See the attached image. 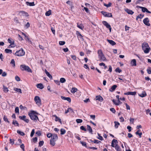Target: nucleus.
Returning a JSON list of instances; mask_svg holds the SVG:
<instances>
[{"mask_svg":"<svg viewBox=\"0 0 151 151\" xmlns=\"http://www.w3.org/2000/svg\"><path fill=\"white\" fill-rule=\"evenodd\" d=\"M142 50L145 53H148L149 52L150 48L147 43H143L142 44Z\"/></svg>","mask_w":151,"mask_h":151,"instance_id":"f257e3e1","label":"nucleus"},{"mask_svg":"<svg viewBox=\"0 0 151 151\" xmlns=\"http://www.w3.org/2000/svg\"><path fill=\"white\" fill-rule=\"evenodd\" d=\"M35 112L33 111H32L30 113H29L28 115L30 119L35 121H36L37 120H39V119L37 116L35 114Z\"/></svg>","mask_w":151,"mask_h":151,"instance_id":"f03ea898","label":"nucleus"},{"mask_svg":"<svg viewBox=\"0 0 151 151\" xmlns=\"http://www.w3.org/2000/svg\"><path fill=\"white\" fill-rule=\"evenodd\" d=\"M98 53L99 58L101 61H104L106 60V59L103 54L101 50H99L98 51Z\"/></svg>","mask_w":151,"mask_h":151,"instance_id":"7ed1b4c3","label":"nucleus"},{"mask_svg":"<svg viewBox=\"0 0 151 151\" xmlns=\"http://www.w3.org/2000/svg\"><path fill=\"white\" fill-rule=\"evenodd\" d=\"M20 68L22 70H25L28 72H32V70L29 67L24 65H21L20 66Z\"/></svg>","mask_w":151,"mask_h":151,"instance_id":"20e7f679","label":"nucleus"},{"mask_svg":"<svg viewBox=\"0 0 151 151\" xmlns=\"http://www.w3.org/2000/svg\"><path fill=\"white\" fill-rule=\"evenodd\" d=\"M14 54L18 56H22L24 55L25 52L21 48L19 50L17 51Z\"/></svg>","mask_w":151,"mask_h":151,"instance_id":"39448f33","label":"nucleus"},{"mask_svg":"<svg viewBox=\"0 0 151 151\" xmlns=\"http://www.w3.org/2000/svg\"><path fill=\"white\" fill-rule=\"evenodd\" d=\"M34 100L36 104L40 106L41 104V100L40 98L38 96H36L35 97Z\"/></svg>","mask_w":151,"mask_h":151,"instance_id":"423d86ee","label":"nucleus"},{"mask_svg":"<svg viewBox=\"0 0 151 151\" xmlns=\"http://www.w3.org/2000/svg\"><path fill=\"white\" fill-rule=\"evenodd\" d=\"M101 13L103 14V15L106 17H112V15L111 13H108L104 11H102Z\"/></svg>","mask_w":151,"mask_h":151,"instance_id":"0eeeda50","label":"nucleus"},{"mask_svg":"<svg viewBox=\"0 0 151 151\" xmlns=\"http://www.w3.org/2000/svg\"><path fill=\"white\" fill-rule=\"evenodd\" d=\"M150 21L148 18H146L143 20V22L146 25L150 26V24L149 23Z\"/></svg>","mask_w":151,"mask_h":151,"instance_id":"6e6552de","label":"nucleus"},{"mask_svg":"<svg viewBox=\"0 0 151 151\" xmlns=\"http://www.w3.org/2000/svg\"><path fill=\"white\" fill-rule=\"evenodd\" d=\"M102 23L104 25L106 26V28L109 29L110 32H111V27L110 25L107 22L105 21H103Z\"/></svg>","mask_w":151,"mask_h":151,"instance_id":"1a4fd4ad","label":"nucleus"},{"mask_svg":"<svg viewBox=\"0 0 151 151\" xmlns=\"http://www.w3.org/2000/svg\"><path fill=\"white\" fill-rule=\"evenodd\" d=\"M26 116L25 115H24L22 116H19V118L23 120L26 122L28 123L29 122V120L28 119L26 118Z\"/></svg>","mask_w":151,"mask_h":151,"instance_id":"9d476101","label":"nucleus"},{"mask_svg":"<svg viewBox=\"0 0 151 151\" xmlns=\"http://www.w3.org/2000/svg\"><path fill=\"white\" fill-rule=\"evenodd\" d=\"M61 98L62 99L64 100H66L69 103L71 102V100L70 98L69 97H65L63 96H61Z\"/></svg>","mask_w":151,"mask_h":151,"instance_id":"9b49d317","label":"nucleus"},{"mask_svg":"<svg viewBox=\"0 0 151 151\" xmlns=\"http://www.w3.org/2000/svg\"><path fill=\"white\" fill-rule=\"evenodd\" d=\"M96 100H98L100 102H102L103 101V99L102 96H96Z\"/></svg>","mask_w":151,"mask_h":151,"instance_id":"f8f14e48","label":"nucleus"},{"mask_svg":"<svg viewBox=\"0 0 151 151\" xmlns=\"http://www.w3.org/2000/svg\"><path fill=\"white\" fill-rule=\"evenodd\" d=\"M8 42L10 44H14V41L12 39V38H9L8 40Z\"/></svg>","mask_w":151,"mask_h":151,"instance_id":"ddd939ff","label":"nucleus"},{"mask_svg":"<svg viewBox=\"0 0 151 151\" xmlns=\"http://www.w3.org/2000/svg\"><path fill=\"white\" fill-rule=\"evenodd\" d=\"M117 87V86L114 85L113 86L109 89V91L111 92H113L114 91L116 88Z\"/></svg>","mask_w":151,"mask_h":151,"instance_id":"4468645a","label":"nucleus"},{"mask_svg":"<svg viewBox=\"0 0 151 151\" xmlns=\"http://www.w3.org/2000/svg\"><path fill=\"white\" fill-rule=\"evenodd\" d=\"M125 11L128 14L132 15L133 14L134 12L132 10H129L128 9H125Z\"/></svg>","mask_w":151,"mask_h":151,"instance_id":"2eb2a0df","label":"nucleus"},{"mask_svg":"<svg viewBox=\"0 0 151 151\" xmlns=\"http://www.w3.org/2000/svg\"><path fill=\"white\" fill-rule=\"evenodd\" d=\"M58 139V137L57 135L56 134H53L52 138L51 139L56 141Z\"/></svg>","mask_w":151,"mask_h":151,"instance_id":"dca6fc26","label":"nucleus"},{"mask_svg":"<svg viewBox=\"0 0 151 151\" xmlns=\"http://www.w3.org/2000/svg\"><path fill=\"white\" fill-rule=\"evenodd\" d=\"M53 116L55 117V121H58L61 124H62V121L61 119L55 115H53Z\"/></svg>","mask_w":151,"mask_h":151,"instance_id":"f3484780","label":"nucleus"},{"mask_svg":"<svg viewBox=\"0 0 151 151\" xmlns=\"http://www.w3.org/2000/svg\"><path fill=\"white\" fill-rule=\"evenodd\" d=\"M131 64L133 66H135L136 65V61L135 59H133L132 60L131 63Z\"/></svg>","mask_w":151,"mask_h":151,"instance_id":"a211bd4d","label":"nucleus"},{"mask_svg":"<svg viewBox=\"0 0 151 151\" xmlns=\"http://www.w3.org/2000/svg\"><path fill=\"white\" fill-rule=\"evenodd\" d=\"M139 95L140 97H143L147 96V94L145 91H143L142 93L139 94Z\"/></svg>","mask_w":151,"mask_h":151,"instance_id":"6ab92c4d","label":"nucleus"},{"mask_svg":"<svg viewBox=\"0 0 151 151\" xmlns=\"http://www.w3.org/2000/svg\"><path fill=\"white\" fill-rule=\"evenodd\" d=\"M107 40L108 42L112 45H114L116 44V43L112 40Z\"/></svg>","mask_w":151,"mask_h":151,"instance_id":"aec40b11","label":"nucleus"},{"mask_svg":"<svg viewBox=\"0 0 151 151\" xmlns=\"http://www.w3.org/2000/svg\"><path fill=\"white\" fill-rule=\"evenodd\" d=\"M87 130L89 131V132L91 133V134H92L93 131L91 127L89 125H87Z\"/></svg>","mask_w":151,"mask_h":151,"instance_id":"412c9836","label":"nucleus"},{"mask_svg":"<svg viewBox=\"0 0 151 151\" xmlns=\"http://www.w3.org/2000/svg\"><path fill=\"white\" fill-rule=\"evenodd\" d=\"M26 4L27 5L30 6H34L35 5L34 2H29L28 1H27L26 2Z\"/></svg>","mask_w":151,"mask_h":151,"instance_id":"4be33fe9","label":"nucleus"},{"mask_svg":"<svg viewBox=\"0 0 151 151\" xmlns=\"http://www.w3.org/2000/svg\"><path fill=\"white\" fill-rule=\"evenodd\" d=\"M12 124L15 125V126L19 127V124L18 122L15 120H14L12 122Z\"/></svg>","mask_w":151,"mask_h":151,"instance_id":"5701e85b","label":"nucleus"},{"mask_svg":"<svg viewBox=\"0 0 151 151\" xmlns=\"http://www.w3.org/2000/svg\"><path fill=\"white\" fill-rule=\"evenodd\" d=\"M77 27L82 30H83L84 28V26L82 24H79L78 23H77Z\"/></svg>","mask_w":151,"mask_h":151,"instance_id":"b1692460","label":"nucleus"},{"mask_svg":"<svg viewBox=\"0 0 151 151\" xmlns=\"http://www.w3.org/2000/svg\"><path fill=\"white\" fill-rule=\"evenodd\" d=\"M115 147L117 151H122V150L120 147L117 144L116 145Z\"/></svg>","mask_w":151,"mask_h":151,"instance_id":"393cba45","label":"nucleus"},{"mask_svg":"<svg viewBox=\"0 0 151 151\" xmlns=\"http://www.w3.org/2000/svg\"><path fill=\"white\" fill-rule=\"evenodd\" d=\"M37 88L42 89L44 88L43 85L42 83L38 84L37 85Z\"/></svg>","mask_w":151,"mask_h":151,"instance_id":"a878e982","label":"nucleus"},{"mask_svg":"<svg viewBox=\"0 0 151 151\" xmlns=\"http://www.w3.org/2000/svg\"><path fill=\"white\" fill-rule=\"evenodd\" d=\"M56 141H55V140H53V139H51L50 140V145L52 146H54L55 144V142Z\"/></svg>","mask_w":151,"mask_h":151,"instance_id":"bb28decb","label":"nucleus"},{"mask_svg":"<svg viewBox=\"0 0 151 151\" xmlns=\"http://www.w3.org/2000/svg\"><path fill=\"white\" fill-rule=\"evenodd\" d=\"M117 140L115 139H113L111 142V146L113 147H115V146L114 145V143H117Z\"/></svg>","mask_w":151,"mask_h":151,"instance_id":"cd10ccee","label":"nucleus"},{"mask_svg":"<svg viewBox=\"0 0 151 151\" xmlns=\"http://www.w3.org/2000/svg\"><path fill=\"white\" fill-rule=\"evenodd\" d=\"M3 89L4 91L6 93H7L9 91L8 88L4 85H3Z\"/></svg>","mask_w":151,"mask_h":151,"instance_id":"c85d7f7f","label":"nucleus"},{"mask_svg":"<svg viewBox=\"0 0 151 151\" xmlns=\"http://www.w3.org/2000/svg\"><path fill=\"white\" fill-rule=\"evenodd\" d=\"M144 16V15L142 14H140L137 16L136 17V19L137 20L138 19H142L143 17Z\"/></svg>","mask_w":151,"mask_h":151,"instance_id":"c756f323","label":"nucleus"},{"mask_svg":"<svg viewBox=\"0 0 151 151\" xmlns=\"http://www.w3.org/2000/svg\"><path fill=\"white\" fill-rule=\"evenodd\" d=\"M78 32V33L77 34V36L81 39L83 41L84 40V39L83 38V36L79 32Z\"/></svg>","mask_w":151,"mask_h":151,"instance_id":"7c9ffc66","label":"nucleus"},{"mask_svg":"<svg viewBox=\"0 0 151 151\" xmlns=\"http://www.w3.org/2000/svg\"><path fill=\"white\" fill-rule=\"evenodd\" d=\"M14 90L20 93H22L21 90L20 88H14Z\"/></svg>","mask_w":151,"mask_h":151,"instance_id":"2f4dec72","label":"nucleus"},{"mask_svg":"<svg viewBox=\"0 0 151 151\" xmlns=\"http://www.w3.org/2000/svg\"><path fill=\"white\" fill-rule=\"evenodd\" d=\"M140 130L139 129L137 130V131L136 132L135 134L136 135H139V137L141 138V136L142 134V132L139 133V132H140Z\"/></svg>","mask_w":151,"mask_h":151,"instance_id":"473e14b6","label":"nucleus"},{"mask_svg":"<svg viewBox=\"0 0 151 151\" xmlns=\"http://www.w3.org/2000/svg\"><path fill=\"white\" fill-rule=\"evenodd\" d=\"M77 89L75 88H73L71 92L72 93H74L77 91Z\"/></svg>","mask_w":151,"mask_h":151,"instance_id":"72a5a7b5","label":"nucleus"},{"mask_svg":"<svg viewBox=\"0 0 151 151\" xmlns=\"http://www.w3.org/2000/svg\"><path fill=\"white\" fill-rule=\"evenodd\" d=\"M114 123L115 124V128H117L120 124L119 123L115 121L114 122Z\"/></svg>","mask_w":151,"mask_h":151,"instance_id":"f704fd0d","label":"nucleus"},{"mask_svg":"<svg viewBox=\"0 0 151 151\" xmlns=\"http://www.w3.org/2000/svg\"><path fill=\"white\" fill-rule=\"evenodd\" d=\"M5 52L7 53H11L12 52V50L10 49H6L5 50Z\"/></svg>","mask_w":151,"mask_h":151,"instance_id":"c9c22d12","label":"nucleus"},{"mask_svg":"<svg viewBox=\"0 0 151 151\" xmlns=\"http://www.w3.org/2000/svg\"><path fill=\"white\" fill-rule=\"evenodd\" d=\"M60 132L61 134H64L66 132V131L65 129L62 128L60 129Z\"/></svg>","mask_w":151,"mask_h":151,"instance_id":"e433bc0d","label":"nucleus"},{"mask_svg":"<svg viewBox=\"0 0 151 151\" xmlns=\"http://www.w3.org/2000/svg\"><path fill=\"white\" fill-rule=\"evenodd\" d=\"M136 94V92L129 91V95H135Z\"/></svg>","mask_w":151,"mask_h":151,"instance_id":"4c0bfd02","label":"nucleus"},{"mask_svg":"<svg viewBox=\"0 0 151 151\" xmlns=\"http://www.w3.org/2000/svg\"><path fill=\"white\" fill-rule=\"evenodd\" d=\"M17 132L18 134H20L22 136H23L25 135V134L23 132H21L19 130H17Z\"/></svg>","mask_w":151,"mask_h":151,"instance_id":"58836bf2","label":"nucleus"},{"mask_svg":"<svg viewBox=\"0 0 151 151\" xmlns=\"http://www.w3.org/2000/svg\"><path fill=\"white\" fill-rule=\"evenodd\" d=\"M98 134L99 136V137H97V138L100 140H102L103 139V137L102 136H101L100 135V134H99V133H98Z\"/></svg>","mask_w":151,"mask_h":151,"instance_id":"ea45409f","label":"nucleus"},{"mask_svg":"<svg viewBox=\"0 0 151 151\" xmlns=\"http://www.w3.org/2000/svg\"><path fill=\"white\" fill-rule=\"evenodd\" d=\"M99 65L101 66H103L104 67V68L105 69H106L107 68V66H106L105 64L103 63H99Z\"/></svg>","mask_w":151,"mask_h":151,"instance_id":"a19ab883","label":"nucleus"},{"mask_svg":"<svg viewBox=\"0 0 151 151\" xmlns=\"http://www.w3.org/2000/svg\"><path fill=\"white\" fill-rule=\"evenodd\" d=\"M3 119L4 120L5 122H7L9 123H10V122L8 121L7 117L6 116H4Z\"/></svg>","mask_w":151,"mask_h":151,"instance_id":"79ce46f5","label":"nucleus"},{"mask_svg":"<svg viewBox=\"0 0 151 151\" xmlns=\"http://www.w3.org/2000/svg\"><path fill=\"white\" fill-rule=\"evenodd\" d=\"M80 142H81V143L82 144V145L83 146H84L85 147H87L86 143L85 142H83V141H81Z\"/></svg>","mask_w":151,"mask_h":151,"instance_id":"37998d69","label":"nucleus"},{"mask_svg":"<svg viewBox=\"0 0 151 151\" xmlns=\"http://www.w3.org/2000/svg\"><path fill=\"white\" fill-rule=\"evenodd\" d=\"M111 4V3H109L108 4H104V6L107 7H110Z\"/></svg>","mask_w":151,"mask_h":151,"instance_id":"c03bdc74","label":"nucleus"},{"mask_svg":"<svg viewBox=\"0 0 151 151\" xmlns=\"http://www.w3.org/2000/svg\"><path fill=\"white\" fill-rule=\"evenodd\" d=\"M76 122L77 123H80L82 122L83 121L81 119H76Z\"/></svg>","mask_w":151,"mask_h":151,"instance_id":"a18cd8bd","label":"nucleus"},{"mask_svg":"<svg viewBox=\"0 0 151 151\" xmlns=\"http://www.w3.org/2000/svg\"><path fill=\"white\" fill-rule=\"evenodd\" d=\"M60 82L62 83H64L65 81V78H60Z\"/></svg>","mask_w":151,"mask_h":151,"instance_id":"49530a36","label":"nucleus"},{"mask_svg":"<svg viewBox=\"0 0 151 151\" xmlns=\"http://www.w3.org/2000/svg\"><path fill=\"white\" fill-rule=\"evenodd\" d=\"M51 14V11L50 10L48 11V12H47L45 13V15L46 16H50Z\"/></svg>","mask_w":151,"mask_h":151,"instance_id":"de8ad7c7","label":"nucleus"},{"mask_svg":"<svg viewBox=\"0 0 151 151\" xmlns=\"http://www.w3.org/2000/svg\"><path fill=\"white\" fill-rule=\"evenodd\" d=\"M65 43V42L64 41H60L59 42V44L60 45H64Z\"/></svg>","mask_w":151,"mask_h":151,"instance_id":"09e8293b","label":"nucleus"},{"mask_svg":"<svg viewBox=\"0 0 151 151\" xmlns=\"http://www.w3.org/2000/svg\"><path fill=\"white\" fill-rule=\"evenodd\" d=\"M35 129H32V131L31 133V134H30V136L31 137H32L33 136L34 134L35 133Z\"/></svg>","mask_w":151,"mask_h":151,"instance_id":"8fccbe9b","label":"nucleus"},{"mask_svg":"<svg viewBox=\"0 0 151 151\" xmlns=\"http://www.w3.org/2000/svg\"><path fill=\"white\" fill-rule=\"evenodd\" d=\"M43 144H44L43 141H41L39 143V146H40V147H41V146L43 145Z\"/></svg>","mask_w":151,"mask_h":151,"instance_id":"3c124183","label":"nucleus"},{"mask_svg":"<svg viewBox=\"0 0 151 151\" xmlns=\"http://www.w3.org/2000/svg\"><path fill=\"white\" fill-rule=\"evenodd\" d=\"M10 63L13 65V66H15V61L14 59L12 60L10 62Z\"/></svg>","mask_w":151,"mask_h":151,"instance_id":"603ef678","label":"nucleus"},{"mask_svg":"<svg viewBox=\"0 0 151 151\" xmlns=\"http://www.w3.org/2000/svg\"><path fill=\"white\" fill-rule=\"evenodd\" d=\"M15 112L16 113H19V108L18 107L15 108Z\"/></svg>","mask_w":151,"mask_h":151,"instance_id":"864d4df0","label":"nucleus"},{"mask_svg":"<svg viewBox=\"0 0 151 151\" xmlns=\"http://www.w3.org/2000/svg\"><path fill=\"white\" fill-rule=\"evenodd\" d=\"M80 129H81L82 130H83L84 131H86L87 130L83 126H81L80 127Z\"/></svg>","mask_w":151,"mask_h":151,"instance_id":"5fc2aeb1","label":"nucleus"},{"mask_svg":"<svg viewBox=\"0 0 151 151\" xmlns=\"http://www.w3.org/2000/svg\"><path fill=\"white\" fill-rule=\"evenodd\" d=\"M115 71L119 73L121 71V70L119 68H117L115 69Z\"/></svg>","mask_w":151,"mask_h":151,"instance_id":"6e6d98bb","label":"nucleus"},{"mask_svg":"<svg viewBox=\"0 0 151 151\" xmlns=\"http://www.w3.org/2000/svg\"><path fill=\"white\" fill-rule=\"evenodd\" d=\"M93 142L95 143L98 144L100 142H101V141L97 140H94L93 141Z\"/></svg>","mask_w":151,"mask_h":151,"instance_id":"4d7b16f0","label":"nucleus"},{"mask_svg":"<svg viewBox=\"0 0 151 151\" xmlns=\"http://www.w3.org/2000/svg\"><path fill=\"white\" fill-rule=\"evenodd\" d=\"M21 148L23 151L24 150V144H22L20 146Z\"/></svg>","mask_w":151,"mask_h":151,"instance_id":"13d9d810","label":"nucleus"},{"mask_svg":"<svg viewBox=\"0 0 151 151\" xmlns=\"http://www.w3.org/2000/svg\"><path fill=\"white\" fill-rule=\"evenodd\" d=\"M52 134L51 133H48L47 134V137L48 138H50L51 137H52Z\"/></svg>","mask_w":151,"mask_h":151,"instance_id":"bf43d9fd","label":"nucleus"},{"mask_svg":"<svg viewBox=\"0 0 151 151\" xmlns=\"http://www.w3.org/2000/svg\"><path fill=\"white\" fill-rule=\"evenodd\" d=\"M51 29L53 34L55 35V29L53 28V27H51Z\"/></svg>","mask_w":151,"mask_h":151,"instance_id":"052dcab7","label":"nucleus"},{"mask_svg":"<svg viewBox=\"0 0 151 151\" xmlns=\"http://www.w3.org/2000/svg\"><path fill=\"white\" fill-rule=\"evenodd\" d=\"M15 44H10L9 46V48H10L11 47H14L15 46Z\"/></svg>","mask_w":151,"mask_h":151,"instance_id":"680f3d73","label":"nucleus"},{"mask_svg":"<svg viewBox=\"0 0 151 151\" xmlns=\"http://www.w3.org/2000/svg\"><path fill=\"white\" fill-rule=\"evenodd\" d=\"M110 110L113 113H115L116 112L115 109L114 108H111L110 109Z\"/></svg>","mask_w":151,"mask_h":151,"instance_id":"e2e57ef3","label":"nucleus"},{"mask_svg":"<svg viewBox=\"0 0 151 151\" xmlns=\"http://www.w3.org/2000/svg\"><path fill=\"white\" fill-rule=\"evenodd\" d=\"M32 140L33 141V142H36L37 141V137H35V138H33L32 139Z\"/></svg>","mask_w":151,"mask_h":151,"instance_id":"0e129e2a","label":"nucleus"},{"mask_svg":"<svg viewBox=\"0 0 151 151\" xmlns=\"http://www.w3.org/2000/svg\"><path fill=\"white\" fill-rule=\"evenodd\" d=\"M15 79L17 81H20V78L18 76H16Z\"/></svg>","mask_w":151,"mask_h":151,"instance_id":"69168bd1","label":"nucleus"},{"mask_svg":"<svg viewBox=\"0 0 151 151\" xmlns=\"http://www.w3.org/2000/svg\"><path fill=\"white\" fill-rule=\"evenodd\" d=\"M19 108L22 110L26 108V107L23 106L22 105L20 106Z\"/></svg>","mask_w":151,"mask_h":151,"instance_id":"338daca9","label":"nucleus"},{"mask_svg":"<svg viewBox=\"0 0 151 151\" xmlns=\"http://www.w3.org/2000/svg\"><path fill=\"white\" fill-rule=\"evenodd\" d=\"M71 58L74 60H76V57L75 55H71Z\"/></svg>","mask_w":151,"mask_h":151,"instance_id":"774afa93","label":"nucleus"}]
</instances>
